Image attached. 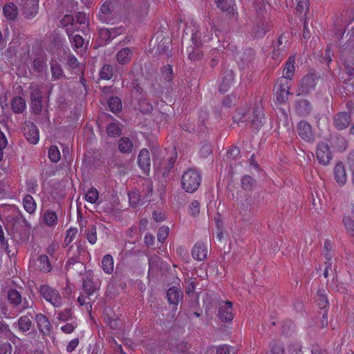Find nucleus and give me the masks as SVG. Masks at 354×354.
Returning a JSON list of instances; mask_svg holds the SVG:
<instances>
[{"label": "nucleus", "mask_w": 354, "mask_h": 354, "mask_svg": "<svg viewBox=\"0 0 354 354\" xmlns=\"http://www.w3.org/2000/svg\"><path fill=\"white\" fill-rule=\"evenodd\" d=\"M233 122L240 126V124L245 126L250 124L254 131H258L266 122L262 106L257 103L251 111L246 108L237 109L233 115Z\"/></svg>", "instance_id": "obj_1"}, {"label": "nucleus", "mask_w": 354, "mask_h": 354, "mask_svg": "<svg viewBox=\"0 0 354 354\" xmlns=\"http://www.w3.org/2000/svg\"><path fill=\"white\" fill-rule=\"evenodd\" d=\"M7 299L16 313H21L28 308L32 307L33 302L28 301L26 298H22L21 293L15 289H10L8 291Z\"/></svg>", "instance_id": "obj_2"}, {"label": "nucleus", "mask_w": 354, "mask_h": 354, "mask_svg": "<svg viewBox=\"0 0 354 354\" xmlns=\"http://www.w3.org/2000/svg\"><path fill=\"white\" fill-rule=\"evenodd\" d=\"M201 177L195 169H187L182 176L181 185L187 192L193 193L196 191L200 185Z\"/></svg>", "instance_id": "obj_3"}, {"label": "nucleus", "mask_w": 354, "mask_h": 354, "mask_svg": "<svg viewBox=\"0 0 354 354\" xmlns=\"http://www.w3.org/2000/svg\"><path fill=\"white\" fill-rule=\"evenodd\" d=\"M41 296L54 307H59L62 304V297L59 292L48 285H41L39 287Z\"/></svg>", "instance_id": "obj_4"}, {"label": "nucleus", "mask_w": 354, "mask_h": 354, "mask_svg": "<svg viewBox=\"0 0 354 354\" xmlns=\"http://www.w3.org/2000/svg\"><path fill=\"white\" fill-rule=\"evenodd\" d=\"M11 224L13 230L20 234H26L31 228L30 224L26 221L24 216L21 214L10 217Z\"/></svg>", "instance_id": "obj_5"}, {"label": "nucleus", "mask_w": 354, "mask_h": 354, "mask_svg": "<svg viewBox=\"0 0 354 354\" xmlns=\"http://www.w3.org/2000/svg\"><path fill=\"white\" fill-rule=\"evenodd\" d=\"M84 252V248H82L80 245H77V254H74L71 256L66 264V270L67 271H70L71 269H73V267H78V273L82 274L85 270V266L83 263L81 262L80 259V256L82 252Z\"/></svg>", "instance_id": "obj_6"}, {"label": "nucleus", "mask_w": 354, "mask_h": 354, "mask_svg": "<svg viewBox=\"0 0 354 354\" xmlns=\"http://www.w3.org/2000/svg\"><path fill=\"white\" fill-rule=\"evenodd\" d=\"M333 120V125L337 130H344L351 124V112H339L334 115Z\"/></svg>", "instance_id": "obj_7"}, {"label": "nucleus", "mask_w": 354, "mask_h": 354, "mask_svg": "<svg viewBox=\"0 0 354 354\" xmlns=\"http://www.w3.org/2000/svg\"><path fill=\"white\" fill-rule=\"evenodd\" d=\"M100 287L99 280H94L93 274L88 273L85 278L82 279V288L88 298L96 292Z\"/></svg>", "instance_id": "obj_8"}, {"label": "nucleus", "mask_w": 354, "mask_h": 354, "mask_svg": "<svg viewBox=\"0 0 354 354\" xmlns=\"http://www.w3.org/2000/svg\"><path fill=\"white\" fill-rule=\"evenodd\" d=\"M317 77L313 74L304 76L300 81L299 94L306 95L313 91L317 84Z\"/></svg>", "instance_id": "obj_9"}, {"label": "nucleus", "mask_w": 354, "mask_h": 354, "mask_svg": "<svg viewBox=\"0 0 354 354\" xmlns=\"http://www.w3.org/2000/svg\"><path fill=\"white\" fill-rule=\"evenodd\" d=\"M39 10V0H25L21 6V12L25 18H34Z\"/></svg>", "instance_id": "obj_10"}, {"label": "nucleus", "mask_w": 354, "mask_h": 354, "mask_svg": "<svg viewBox=\"0 0 354 354\" xmlns=\"http://www.w3.org/2000/svg\"><path fill=\"white\" fill-rule=\"evenodd\" d=\"M316 156L320 164L327 165L330 162L333 155L328 145L322 142L319 143L317 147Z\"/></svg>", "instance_id": "obj_11"}, {"label": "nucleus", "mask_w": 354, "mask_h": 354, "mask_svg": "<svg viewBox=\"0 0 354 354\" xmlns=\"http://www.w3.org/2000/svg\"><path fill=\"white\" fill-rule=\"evenodd\" d=\"M297 130L299 137L304 140L311 142L315 140L311 125L306 121H301L298 123Z\"/></svg>", "instance_id": "obj_12"}, {"label": "nucleus", "mask_w": 354, "mask_h": 354, "mask_svg": "<svg viewBox=\"0 0 354 354\" xmlns=\"http://www.w3.org/2000/svg\"><path fill=\"white\" fill-rule=\"evenodd\" d=\"M138 164L144 174H147L149 172L151 160L148 149H142L140 150L138 156Z\"/></svg>", "instance_id": "obj_13"}, {"label": "nucleus", "mask_w": 354, "mask_h": 354, "mask_svg": "<svg viewBox=\"0 0 354 354\" xmlns=\"http://www.w3.org/2000/svg\"><path fill=\"white\" fill-rule=\"evenodd\" d=\"M278 88L277 91V100L281 103H284L290 94V85L287 80L281 79L277 82Z\"/></svg>", "instance_id": "obj_14"}, {"label": "nucleus", "mask_w": 354, "mask_h": 354, "mask_svg": "<svg viewBox=\"0 0 354 354\" xmlns=\"http://www.w3.org/2000/svg\"><path fill=\"white\" fill-rule=\"evenodd\" d=\"M35 321L39 331L44 335H49L51 333V325L48 317L42 313L35 315Z\"/></svg>", "instance_id": "obj_15"}, {"label": "nucleus", "mask_w": 354, "mask_h": 354, "mask_svg": "<svg viewBox=\"0 0 354 354\" xmlns=\"http://www.w3.org/2000/svg\"><path fill=\"white\" fill-rule=\"evenodd\" d=\"M234 80V73L232 69H226L222 73L221 82L219 86V91L225 93L232 86Z\"/></svg>", "instance_id": "obj_16"}, {"label": "nucleus", "mask_w": 354, "mask_h": 354, "mask_svg": "<svg viewBox=\"0 0 354 354\" xmlns=\"http://www.w3.org/2000/svg\"><path fill=\"white\" fill-rule=\"evenodd\" d=\"M218 316L222 322H230L234 319L232 313V304L227 301L218 308Z\"/></svg>", "instance_id": "obj_17"}, {"label": "nucleus", "mask_w": 354, "mask_h": 354, "mask_svg": "<svg viewBox=\"0 0 354 354\" xmlns=\"http://www.w3.org/2000/svg\"><path fill=\"white\" fill-rule=\"evenodd\" d=\"M295 110L299 115L305 117L310 113L312 105L306 99L297 100L295 102Z\"/></svg>", "instance_id": "obj_18"}, {"label": "nucleus", "mask_w": 354, "mask_h": 354, "mask_svg": "<svg viewBox=\"0 0 354 354\" xmlns=\"http://www.w3.org/2000/svg\"><path fill=\"white\" fill-rule=\"evenodd\" d=\"M217 7L225 12L230 17L237 18L238 12L234 5H230L227 0H214Z\"/></svg>", "instance_id": "obj_19"}, {"label": "nucleus", "mask_w": 354, "mask_h": 354, "mask_svg": "<svg viewBox=\"0 0 354 354\" xmlns=\"http://www.w3.org/2000/svg\"><path fill=\"white\" fill-rule=\"evenodd\" d=\"M334 177L336 182L340 185L343 186L346 184L347 180L346 170L342 162L337 163L334 168Z\"/></svg>", "instance_id": "obj_20"}, {"label": "nucleus", "mask_w": 354, "mask_h": 354, "mask_svg": "<svg viewBox=\"0 0 354 354\" xmlns=\"http://www.w3.org/2000/svg\"><path fill=\"white\" fill-rule=\"evenodd\" d=\"M190 28L192 32V41L195 46H198L203 41L205 42L210 39L208 35H202L201 31L198 30V26L193 25Z\"/></svg>", "instance_id": "obj_21"}, {"label": "nucleus", "mask_w": 354, "mask_h": 354, "mask_svg": "<svg viewBox=\"0 0 354 354\" xmlns=\"http://www.w3.org/2000/svg\"><path fill=\"white\" fill-rule=\"evenodd\" d=\"M24 136L31 144H37L39 141V131L35 124L31 123L27 125V130L25 129Z\"/></svg>", "instance_id": "obj_22"}, {"label": "nucleus", "mask_w": 354, "mask_h": 354, "mask_svg": "<svg viewBox=\"0 0 354 354\" xmlns=\"http://www.w3.org/2000/svg\"><path fill=\"white\" fill-rule=\"evenodd\" d=\"M194 259L198 261H203L207 257V250L203 243H197L192 251Z\"/></svg>", "instance_id": "obj_23"}, {"label": "nucleus", "mask_w": 354, "mask_h": 354, "mask_svg": "<svg viewBox=\"0 0 354 354\" xmlns=\"http://www.w3.org/2000/svg\"><path fill=\"white\" fill-rule=\"evenodd\" d=\"M170 39L168 37H164L157 44L156 53H158L159 55H165L167 57H169L170 56Z\"/></svg>", "instance_id": "obj_24"}, {"label": "nucleus", "mask_w": 354, "mask_h": 354, "mask_svg": "<svg viewBox=\"0 0 354 354\" xmlns=\"http://www.w3.org/2000/svg\"><path fill=\"white\" fill-rule=\"evenodd\" d=\"M132 57V50L129 48H124L116 54V59L119 64L124 65L128 64Z\"/></svg>", "instance_id": "obj_25"}, {"label": "nucleus", "mask_w": 354, "mask_h": 354, "mask_svg": "<svg viewBox=\"0 0 354 354\" xmlns=\"http://www.w3.org/2000/svg\"><path fill=\"white\" fill-rule=\"evenodd\" d=\"M3 12L8 20L13 21L18 15V8L13 3H8L3 6Z\"/></svg>", "instance_id": "obj_26"}, {"label": "nucleus", "mask_w": 354, "mask_h": 354, "mask_svg": "<svg viewBox=\"0 0 354 354\" xmlns=\"http://www.w3.org/2000/svg\"><path fill=\"white\" fill-rule=\"evenodd\" d=\"M295 56L291 55L288 57V60L286 61V66L283 71V77L290 80L295 73Z\"/></svg>", "instance_id": "obj_27"}, {"label": "nucleus", "mask_w": 354, "mask_h": 354, "mask_svg": "<svg viewBox=\"0 0 354 354\" xmlns=\"http://www.w3.org/2000/svg\"><path fill=\"white\" fill-rule=\"evenodd\" d=\"M168 301L174 305H178L179 301L182 299V293L178 288L171 287L167 292Z\"/></svg>", "instance_id": "obj_28"}, {"label": "nucleus", "mask_w": 354, "mask_h": 354, "mask_svg": "<svg viewBox=\"0 0 354 354\" xmlns=\"http://www.w3.org/2000/svg\"><path fill=\"white\" fill-rule=\"evenodd\" d=\"M255 59V53L252 48H247L244 50L241 60L244 67L250 68L253 66Z\"/></svg>", "instance_id": "obj_29"}, {"label": "nucleus", "mask_w": 354, "mask_h": 354, "mask_svg": "<svg viewBox=\"0 0 354 354\" xmlns=\"http://www.w3.org/2000/svg\"><path fill=\"white\" fill-rule=\"evenodd\" d=\"M37 268L43 272H48L51 270L52 266L47 255L41 254L37 258Z\"/></svg>", "instance_id": "obj_30"}, {"label": "nucleus", "mask_w": 354, "mask_h": 354, "mask_svg": "<svg viewBox=\"0 0 354 354\" xmlns=\"http://www.w3.org/2000/svg\"><path fill=\"white\" fill-rule=\"evenodd\" d=\"M30 317H32V314L28 313L26 315L21 316L18 320L19 329L22 332L29 330L32 326V321Z\"/></svg>", "instance_id": "obj_31"}, {"label": "nucleus", "mask_w": 354, "mask_h": 354, "mask_svg": "<svg viewBox=\"0 0 354 354\" xmlns=\"http://www.w3.org/2000/svg\"><path fill=\"white\" fill-rule=\"evenodd\" d=\"M51 79L57 81L64 77V71L62 66L57 61H52L50 63Z\"/></svg>", "instance_id": "obj_32"}, {"label": "nucleus", "mask_w": 354, "mask_h": 354, "mask_svg": "<svg viewBox=\"0 0 354 354\" xmlns=\"http://www.w3.org/2000/svg\"><path fill=\"white\" fill-rule=\"evenodd\" d=\"M177 155L176 153H174L172 156L169 157L167 161H165L163 164L162 167L160 169V172L162 173V176L164 177H167L171 171V170L173 169L176 160Z\"/></svg>", "instance_id": "obj_33"}, {"label": "nucleus", "mask_w": 354, "mask_h": 354, "mask_svg": "<svg viewBox=\"0 0 354 354\" xmlns=\"http://www.w3.org/2000/svg\"><path fill=\"white\" fill-rule=\"evenodd\" d=\"M11 107L14 113H21L26 109V104L21 97H15L12 100Z\"/></svg>", "instance_id": "obj_34"}, {"label": "nucleus", "mask_w": 354, "mask_h": 354, "mask_svg": "<svg viewBox=\"0 0 354 354\" xmlns=\"http://www.w3.org/2000/svg\"><path fill=\"white\" fill-rule=\"evenodd\" d=\"M43 221L49 227L55 226L58 221L57 214L52 210L45 211L43 214Z\"/></svg>", "instance_id": "obj_35"}, {"label": "nucleus", "mask_w": 354, "mask_h": 354, "mask_svg": "<svg viewBox=\"0 0 354 354\" xmlns=\"http://www.w3.org/2000/svg\"><path fill=\"white\" fill-rule=\"evenodd\" d=\"M24 209L30 214H33L37 207V204L31 195L26 194L23 199Z\"/></svg>", "instance_id": "obj_36"}, {"label": "nucleus", "mask_w": 354, "mask_h": 354, "mask_svg": "<svg viewBox=\"0 0 354 354\" xmlns=\"http://www.w3.org/2000/svg\"><path fill=\"white\" fill-rule=\"evenodd\" d=\"M133 148V143L131 140L127 138L122 137L118 142V149L123 153H129L131 151Z\"/></svg>", "instance_id": "obj_37"}, {"label": "nucleus", "mask_w": 354, "mask_h": 354, "mask_svg": "<svg viewBox=\"0 0 354 354\" xmlns=\"http://www.w3.org/2000/svg\"><path fill=\"white\" fill-rule=\"evenodd\" d=\"M102 268L104 272L111 274L113 270V257L109 255H105L102 260Z\"/></svg>", "instance_id": "obj_38"}, {"label": "nucleus", "mask_w": 354, "mask_h": 354, "mask_svg": "<svg viewBox=\"0 0 354 354\" xmlns=\"http://www.w3.org/2000/svg\"><path fill=\"white\" fill-rule=\"evenodd\" d=\"M241 187L246 192L252 191L256 185V181L249 175H245L241 178Z\"/></svg>", "instance_id": "obj_39"}, {"label": "nucleus", "mask_w": 354, "mask_h": 354, "mask_svg": "<svg viewBox=\"0 0 354 354\" xmlns=\"http://www.w3.org/2000/svg\"><path fill=\"white\" fill-rule=\"evenodd\" d=\"M0 312L5 318H10L19 314L16 313L11 306L7 305L5 302L0 303Z\"/></svg>", "instance_id": "obj_40"}, {"label": "nucleus", "mask_w": 354, "mask_h": 354, "mask_svg": "<svg viewBox=\"0 0 354 354\" xmlns=\"http://www.w3.org/2000/svg\"><path fill=\"white\" fill-rule=\"evenodd\" d=\"M268 31V26L263 21L257 24L253 29V34L256 37H263Z\"/></svg>", "instance_id": "obj_41"}, {"label": "nucleus", "mask_w": 354, "mask_h": 354, "mask_svg": "<svg viewBox=\"0 0 354 354\" xmlns=\"http://www.w3.org/2000/svg\"><path fill=\"white\" fill-rule=\"evenodd\" d=\"M241 209L250 214L252 213L254 209V198L251 196H248L242 203Z\"/></svg>", "instance_id": "obj_42"}, {"label": "nucleus", "mask_w": 354, "mask_h": 354, "mask_svg": "<svg viewBox=\"0 0 354 354\" xmlns=\"http://www.w3.org/2000/svg\"><path fill=\"white\" fill-rule=\"evenodd\" d=\"M113 75V66L110 64H104L100 71V77L103 80H111Z\"/></svg>", "instance_id": "obj_43"}, {"label": "nucleus", "mask_w": 354, "mask_h": 354, "mask_svg": "<svg viewBox=\"0 0 354 354\" xmlns=\"http://www.w3.org/2000/svg\"><path fill=\"white\" fill-rule=\"evenodd\" d=\"M110 110L113 113H116L122 109V102L118 97H112L108 101Z\"/></svg>", "instance_id": "obj_44"}, {"label": "nucleus", "mask_w": 354, "mask_h": 354, "mask_svg": "<svg viewBox=\"0 0 354 354\" xmlns=\"http://www.w3.org/2000/svg\"><path fill=\"white\" fill-rule=\"evenodd\" d=\"M87 240L91 244H95L97 241L96 226L94 224L90 225L86 232Z\"/></svg>", "instance_id": "obj_45"}, {"label": "nucleus", "mask_w": 354, "mask_h": 354, "mask_svg": "<svg viewBox=\"0 0 354 354\" xmlns=\"http://www.w3.org/2000/svg\"><path fill=\"white\" fill-rule=\"evenodd\" d=\"M106 132L109 136L114 137L120 135L121 129L117 123L112 122L107 125Z\"/></svg>", "instance_id": "obj_46"}, {"label": "nucleus", "mask_w": 354, "mask_h": 354, "mask_svg": "<svg viewBox=\"0 0 354 354\" xmlns=\"http://www.w3.org/2000/svg\"><path fill=\"white\" fill-rule=\"evenodd\" d=\"M316 301L317 303V305L322 309L326 308L328 305V301L326 295L324 294V292H322L321 290H319L317 292V298L316 299Z\"/></svg>", "instance_id": "obj_47"}, {"label": "nucleus", "mask_w": 354, "mask_h": 354, "mask_svg": "<svg viewBox=\"0 0 354 354\" xmlns=\"http://www.w3.org/2000/svg\"><path fill=\"white\" fill-rule=\"evenodd\" d=\"M48 157L53 162H57L60 160V152L56 146H52L48 150Z\"/></svg>", "instance_id": "obj_48"}, {"label": "nucleus", "mask_w": 354, "mask_h": 354, "mask_svg": "<svg viewBox=\"0 0 354 354\" xmlns=\"http://www.w3.org/2000/svg\"><path fill=\"white\" fill-rule=\"evenodd\" d=\"M97 198H98V192L95 188H93V187L90 188L87 191V192L85 195L86 200L91 203H95Z\"/></svg>", "instance_id": "obj_49"}, {"label": "nucleus", "mask_w": 354, "mask_h": 354, "mask_svg": "<svg viewBox=\"0 0 354 354\" xmlns=\"http://www.w3.org/2000/svg\"><path fill=\"white\" fill-rule=\"evenodd\" d=\"M296 10L297 12L302 14L306 13L308 10V0H295Z\"/></svg>", "instance_id": "obj_50"}, {"label": "nucleus", "mask_w": 354, "mask_h": 354, "mask_svg": "<svg viewBox=\"0 0 354 354\" xmlns=\"http://www.w3.org/2000/svg\"><path fill=\"white\" fill-rule=\"evenodd\" d=\"M32 68L35 72L40 73L46 68V64L41 59L36 58L32 62Z\"/></svg>", "instance_id": "obj_51"}, {"label": "nucleus", "mask_w": 354, "mask_h": 354, "mask_svg": "<svg viewBox=\"0 0 354 354\" xmlns=\"http://www.w3.org/2000/svg\"><path fill=\"white\" fill-rule=\"evenodd\" d=\"M343 222L347 232L353 236H354V221L348 216H344Z\"/></svg>", "instance_id": "obj_52"}, {"label": "nucleus", "mask_w": 354, "mask_h": 354, "mask_svg": "<svg viewBox=\"0 0 354 354\" xmlns=\"http://www.w3.org/2000/svg\"><path fill=\"white\" fill-rule=\"evenodd\" d=\"M30 88V100H42V93L37 86H31Z\"/></svg>", "instance_id": "obj_53"}, {"label": "nucleus", "mask_w": 354, "mask_h": 354, "mask_svg": "<svg viewBox=\"0 0 354 354\" xmlns=\"http://www.w3.org/2000/svg\"><path fill=\"white\" fill-rule=\"evenodd\" d=\"M271 352L272 354H284V348L279 342H274L271 344Z\"/></svg>", "instance_id": "obj_54"}, {"label": "nucleus", "mask_w": 354, "mask_h": 354, "mask_svg": "<svg viewBox=\"0 0 354 354\" xmlns=\"http://www.w3.org/2000/svg\"><path fill=\"white\" fill-rule=\"evenodd\" d=\"M200 212V203L198 201H193L189 207V213L193 216H196Z\"/></svg>", "instance_id": "obj_55"}, {"label": "nucleus", "mask_w": 354, "mask_h": 354, "mask_svg": "<svg viewBox=\"0 0 354 354\" xmlns=\"http://www.w3.org/2000/svg\"><path fill=\"white\" fill-rule=\"evenodd\" d=\"M149 9V4L144 0L140 1V6L136 8V12L140 17H144L147 14Z\"/></svg>", "instance_id": "obj_56"}, {"label": "nucleus", "mask_w": 354, "mask_h": 354, "mask_svg": "<svg viewBox=\"0 0 354 354\" xmlns=\"http://www.w3.org/2000/svg\"><path fill=\"white\" fill-rule=\"evenodd\" d=\"M71 41L76 49L82 48L84 44V39L80 35H73Z\"/></svg>", "instance_id": "obj_57"}, {"label": "nucleus", "mask_w": 354, "mask_h": 354, "mask_svg": "<svg viewBox=\"0 0 354 354\" xmlns=\"http://www.w3.org/2000/svg\"><path fill=\"white\" fill-rule=\"evenodd\" d=\"M162 76L165 80L170 82L173 79V68L171 66L167 65L164 67L162 71Z\"/></svg>", "instance_id": "obj_58"}, {"label": "nucleus", "mask_w": 354, "mask_h": 354, "mask_svg": "<svg viewBox=\"0 0 354 354\" xmlns=\"http://www.w3.org/2000/svg\"><path fill=\"white\" fill-rule=\"evenodd\" d=\"M168 234H169V227L167 226L161 227L158 232V234H157L158 240L160 242H163L166 239Z\"/></svg>", "instance_id": "obj_59"}, {"label": "nucleus", "mask_w": 354, "mask_h": 354, "mask_svg": "<svg viewBox=\"0 0 354 354\" xmlns=\"http://www.w3.org/2000/svg\"><path fill=\"white\" fill-rule=\"evenodd\" d=\"M71 309L66 308L63 311L58 313L57 318L60 321L66 322L71 317Z\"/></svg>", "instance_id": "obj_60"}, {"label": "nucleus", "mask_w": 354, "mask_h": 354, "mask_svg": "<svg viewBox=\"0 0 354 354\" xmlns=\"http://www.w3.org/2000/svg\"><path fill=\"white\" fill-rule=\"evenodd\" d=\"M139 105L141 111L144 113H150L153 110V106L146 100H140Z\"/></svg>", "instance_id": "obj_61"}, {"label": "nucleus", "mask_w": 354, "mask_h": 354, "mask_svg": "<svg viewBox=\"0 0 354 354\" xmlns=\"http://www.w3.org/2000/svg\"><path fill=\"white\" fill-rule=\"evenodd\" d=\"M129 203L132 205H136L139 203L140 197L138 191H133L129 194Z\"/></svg>", "instance_id": "obj_62"}, {"label": "nucleus", "mask_w": 354, "mask_h": 354, "mask_svg": "<svg viewBox=\"0 0 354 354\" xmlns=\"http://www.w3.org/2000/svg\"><path fill=\"white\" fill-rule=\"evenodd\" d=\"M100 37L104 41H109L112 39V33L107 28H102L99 32Z\"/></svg>", "instance_id": "obj_63"}, {"label": "nucleus", "mask_w": 354, "mask_h": 354, "mask_svg": "<svg viewBox=\"0 0 354 354\" xmlns=\"http://www.w3.org/2000/svg\"><path fill=\"white\" fill-rule=\"evenodd\" d=\"M12 346L8 342L0 344V354H12Z\"/></svg>", "instance_id": "obj_64"}]
</instances>
